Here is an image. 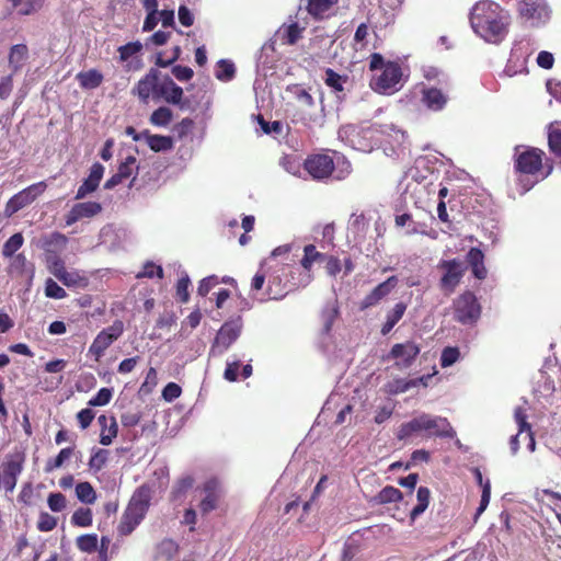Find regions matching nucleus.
<instances>
[{"mask_svg": "<svg viewBox=\"0 0 561 561\" xmlns=\"http://www.w3.org/2000/svg\"><path fill=\"white\" fill-rule=\"evenodd\" d=\"M131 93L144 104H148L152 99L154 101L163 100L169 104L178 105L181 110L188 106V102L183 101V89L171 77L162 75L157 68H150L135 84Z\"/></svg>", "mask_w": 561, "mask_h": 561, "instance_id": "nucleus-1", "label": "nucleus"}, {"mask_svg": "<svg viewBox=\"0 0 561 561\" xmlns=\"http://www.w3.org/2000/svg\"><path fill=\"white\" fill-rule=\"evenodd\" d=\"M470 24L474 33L485 42L499 44L508 33V14L495 2L482 0L470 12Z\"/></svg>", "mask_w": 561, "mask_h": 561, "instance_id": "nucleus-2", "label": "nucleus"}, {"mask_svg": "<svg viewBox=\"0 0 561 561\" xmlns=\"http://www.w3.org/2000/svg\"><path fill=\"white\" fill-rule=\"evenodd\" d=\"M545 152L535 147L514 154V173L519 195L526 194L539 181Z\"/></svg>", "mask_w": 561, "mask_h": 561, "instance_id": "nucleus-3", "label": "nucleus"}, {"mask_svg": "<svg viewBox=\"0 0 561 561\" xmlns=\"http://www.w3.org/2000/svg\"><path fill=\"white\" fill-rule=\"evenodd\" d=\"M369 69L371 71L381 70V73L375 76L370 81V87L375 92L390 95L399 91L402 69L398 62H386L380 54L374 53L370 56Z\"/></svg>", "mask_w": 561, "mask_h": 561, "instance_id": "nucleus-4", "label": "nucleus"}, {"mask_svg": "<svg viewBox=\"0 0 561 561\" xmlns=\"http://www.w3.org/2000/svg\"><path fill=\"white\" fill-rule=\"evenodd\" d=\"M453 312L455 321L463 325H473L481 316V305L472 291L466 290L454 299Z\"/></svg>", "mask_w": 561, "mask_h": 561, "instance_id": "nucleus-5", "label": "nucleus"}, {"mask_svg": "<svg viewBox=\"0 0 561 561\" xmlns=\"http://www.w3.org/2000/svg\"><path fill=\"white\" fill-rule=\"evenodd\" d=\"M437 268L443 272L439 288L446 295L453 294L466 273L467 266L459 259L442 260Z\"/></svg>", "mask_w": 561, "mask_h": 561, "instance_id": "nucleus-6", "label": "nucleus"}, {"mask_svg": "<svg viewBox=\"0 0 561 561\" xmlns=\"http://www.w3.org/2000/svg\"><path fill=\"white\" fill-rule=\"evenodd\" d=\"M25 455L22 451L8 454L0 466V486L12 492L16 485L18 477L23 470Z\"/></svg>", "mask_w": 561, "mask_h": 561, "instance_id": "nucleus-7", "label": "nucleus"}, {"mask_svg": "<svg viewBox=\"0 0 561 561\" xmlns=\"http://www.w3.org/2000/svg\"><path fill=\"white\" fill-rule=\"evenodd\" d=\"M124 333V323L122 320H115L112 325L103 329L94 337L92 344L89 347V354L92 355L95 360H100L105 351L117 341Z\"/></svg>", "mask_w": 561, "mask_h": 561, "instance_id": "nucleus-8", "label": "nucleus"}, {"mask_svg": "<svg viewBox=\"0 0 561 561\" xmlns=\"http://www.w3.org/2000/svg\"><path fill=\"white\" fill-rule=\"evenodd\" d=\"M46 187V183L44 181H41L14 194L5 204V217L10 218L22 208L32 204L39 195H42L45 192Z\"/></svg>", "mask_w": 561, "mask_h": 561, "instance_id": "nucleus-9", "label": "nucleus"}, {"mask_svg": "<svg viewBox=\"0 0 561 561\" xmlns=\"http://www.w3.org/2000/svg\"><path fill=\"white\" fill-rule=\"evenodd\" d=\"M291 274V270L287 265H284L270 276L266 288V294L270 299L279 300L297 287V284L289 279Z\"/></svg>", "mask_w": 561, "mask_h": 561, "instance_id": "nucleus-10", "label": "nucleus"}, {"mask_svg": "<svg viewBox=\"0 0 561 561\" xmlns=\"http://www.w3.org/2000/svg\"><path fill=\"white\" fill-rule=\"evenodd\" d=\"M305 170L314 180H324L331 176L334 171V161L332 157L324 153L309 156L304 162Z\"/></svg>", "mask_w": 561, "mask_h": 561, "instance_id": "nucleus-11", "label": "nucleus"}, {"mask_svg": "<svg viewBox=\"0 0 561 561\" xmlns=\"http://www.w3.org/2000/svg\"><path fill=\"white\" fill-rule=\"evenodd\" d=\"M519 15L531 21L533 24L545 22L549 18V9L546 0H517Z\"/></svg>", "mask_w": 561, "mask_h": 561, "instance_id": "nucleus-12", "label": "nucleus"}, {"mask_svg": "<svg viewBox=\"0 0 561 561\" xmlns=\"http://www.w3.org/2000/svg\"><path fill=\"white\" fill-rule=\"evenodd\" d=\"M152 494L153 490L151 485L148 483L139 485L131 494L125 510L145 518L151 505Z\"/></svg>", "mask_w": 561, "mask_h": 561, "instance_id": "nucleus-13", "label": "nucleus"}, {"mask_svg": "<svg viewBox=\"0 0 561 561\" xmlns=\"http://www.w3.org/2000/svg\"><path fill=\"white\" fill-rule=\"evenodd\" d=\"M152 494L153 490L151 485L148 483L139 485L131 494L125 510L145 518L151 505Z\"/></svg>", "mask_w": 561, "mask_h": 561, "instance_id": "nucleus-14", "label": "nucleus"}, {"mask_svg": "<svg viewBox=\"0 0 561 561\" xmlns=\"http://www.w3.org/2000/svg\"><path fill=\"white\" fill-rule=\"evenodd\" d=\"M242 327L243 323L240 316L226 321L217 332L214 347L220 348V352L228 350L229 346L240 336Z\"/></svg>", "mask_w": 561, "mask_h": 561, "instance_id": "nucleus-15", "label": "nucleus"}, {"mask_svg": "<svg viewBox=\"0 0 561 561\" xmlns=\"http://www.w3.org/2000/svg\"><path fill=\"white\" fill-rule=\"evenodd\" d=\"M419 354V345L412 341H407L404 343L394 344L387 357L394 359L396 364L399 366L410 367Z\"/></svg>", "mask_w": 561, "mask_h": 561, "instance_id": "nucleus-16", "label": "nucleus"}, {"mask_svg": "<svg viewBox=\"0 0 561 561\" xmlns=\"http://www.w3.org/2000/svg\"><path fill=\"white\" fill-rule=\"evenodd\" d=\"M102 209V205L98 202L77 203L65 216L66 226H72L83 218H92L99 215Z\"/></svg>", "mask_w": 561, "mask_h": 561, "instance_id": "nucleus-17", "label": "nucleus"}, {"mask_svg": "<svg viewBox=\"0 0 561 561\" xmlns=\"http://www.w3.org/2000/svg\"><path fill=\"white\" fill-rule=\"evenodd\" d=\"M398 285V277L390 276L385 282L377 285L368 295L360 301L359 309L366 310L376 306L381 301L390 291Z\"/></svg>", "mask_w": 561, "mask_h": 561, "instance_id": "nucleus-18", "label": "nucleus"}, {"mask_svg": "<svg viewBox=\"0 0 561 561\" xmlns=\"http://www.w3.org/2000/svg\"><path fill=\"white\" fill-rule=\"evenodd\" d=\"M105 172V168L100 162H94L91 165L90 173L87 179L83 180L82 184L77 190L76 199H83L89 194L94 193L99 185L101 180L103 179Z\"/></svg>", "mask_w": 561, "mask_h": 561, "instance_id": "nucleus-19", "label": "nucleus"}, {"mask_svg": "<svg viewBox=\"0 0 561 561\" xmlns=\"http://www.w3.org/2000/svg\"><path fill=\"white\" fill-rule=\"evenodd\" d=\"M425 435L453 438L456 436V432L446 417L425 414Z\"/></svg>", "mask_w": 561, "mask_h": 561, "instance_id": "nucleus-20", "label": "nucleus"}, {"mask_svg": "<svg viewBox=\"0 0 561 561\" xmlns=\"http://www.w3.org/2000/svg\"><path fill=\"white\" fill-rule=\"evenodd\" d=\"M421 101L430 111L438 112L446 106L448 96L438 88H423Z\"/></svg>", "mask_w": 561, "mask_h": 561, "instance_id": "nucleus-21", "label": "nucleus"}, {"mask_svg": "<svg viewBox=\"0 0 561 561\" xmlns=\"http://www.w3.org/2000/svg\"><path fill=\"white\" fill-rule=\"evenodd\" d=\"M203 491L205 492V497L199 503V510L205 515L217 508L220 496L217 480L210 479L206 481L203 485Z\"/></svg>", "mask_w": 561, "mask_h": 561, "instance_id": "nucleus-22", "label": "nucleus"}, {"mask_svg": "<svg viewBox=\"0 0 561 561\" xmlns=\"http://www.w3.org/2000/svg\"><path fill=\"white\" fill-rule=\"evenodd\" d=\"M466 262L476 278L482 280L486 277L488 271L484 265V253L479 248L473 247L468 251Z\"/></svg>", "mask_w": 561, "mask_h": 561, "instance_id": "nucleus-23", "label": "nucleus"}, {"mask_svg": "<svg viewBox=\"0 0 561 561\" xmlns=\"http://www.w3.org/2000/svg\"><path fill=\"white\" fill-rule=\"evenodd\" d=\"M425 434V414H421L409 422L402 423L397 431V438L399 440H407L412 436Z\"/></svg>", "mask_w": 561, "mask_h": 561, "instance_id": "nucleus-24", "label": "nucleus"}, {"mask_svg": "<svg viewBox=\"0 0 561 561\" xmlns=\"http://www.w3.org/2000/svg\"><path fill=\"white\" fill-rule=\"evenodd\" d=\"M144 140L154 152L169 151L173 149V138L170 136L151 134L148 129L142 130Z\"/></svg>", "mask_w": 561, "mask_h": 561, "instance_id": "nucleus-25", "label": "nucleus"}, {"mask_svg": "<svg viewBox=\"0 0 561 561\" xmlns=\"http://www.w3.org/2000/svg\"><path fill=\"white\" fill-rule=\"evenodd\" d=\"M337 1L339 0H309L307 11L314 20H323L330 15L329 12Z\"/></svg>", "mask_w": 561, "mask_h": 561, "instance_id": "nucleus-26", "label": "nucleus"}, {"mask_svg": "<svg viewBox=\"0 0 561 561\" xmlns=\"http://www.w3.org/2000/svg\"><path fill=\"white\" fill-rule=\"evenodd\" d=\"M57 279L68 288H87L89 286V277L77 270H66Z\"/></svg>", "mask_w": 561, "mask_h": 561, "instance_id": "nucleus-27", "label": "nucleus"}, {"mask_svg": "<svg viewBox=\"0 0 561 561\" xmlns=\"http://www.w3.org/2000/svg\"><path fill=\"white\" fill-rule=\"evenodd\" d=\"M402 499L403 494L399 489L386 485L370 500V503L374 505H385L400 502Z\"/></svg>", "mask_w": 561, "mask_h": 561, "instance_id": "nucleus-28", "label": "nucleus"}, {"mask_svg": "<svg viewBox=\"0 0 561 561\" xmlns=\"http://www.w3.org/2000/svg\"><path fill=\"white\" fill-rule=\"evenodd\" d=\"M407 311V304L400 301L397 302L393 308L388 311L386 321L381 327V334L387 335L391 332V330L394 328V325L403 318L404 313Z\"/></svg>", "mask_w": 561, "mask_h": 561, "instance_id": "nucleus-29", "label": "nucleus"}, {"mask_svg": "<svg viewBox=\"0 0 561 561\" xmlns=\"http://www.w3.org/2000/svg\"><path fill=\"white\" fill-rule=\"evenodd\" d=\"M76 79L79 85L85 90H93L99 88L103 82V75L96 69L80 71L77 73Z\"/></svg>", "mask_w": 561, "mask_h": 561, "instance_id": "nucleus-30", "label": "nucleus"}, {"mask_svg": "<svg viewBox=\"0 0 561 561\" xmlns=\"http://www.w3.org/2000/svg\"><path fill=\"white\" fill-rule=\"evenodd\" d=\"M99 423L102 427L100 434V444L108 446L112 444L113 438L117 436V424L114 417L107 419L105 415L99 417Z\"/></svg>", "mask_w": 561, "mask_h": 561, "instance_id": "nucleus-31", "label": "nucleus"}, {"mask_svg": "<svg viewBox=\"0 0 561 561\" xmlns=\"http://www.w3.org/2000/svg\"><path fill=\"white\" fill-rule=\"evenodd\" d=\"M28 57V48L25 44L13 45L9 53V66L13 73L18 72Z\"/></svg>", "mask_w": 561, "mask_h": 561, "instance_id": "nucleus-32", "label": "nucleus"}, {"mask_svg": "<svg viewBox=\"0 0 561 561\" xmlns=\"http://www.w3.org/2000/svg\"><path fill=\"white\" fill-rule=\"evenodd\" d=\"M144 519L145 518L141 516L135 515L125 510L117 526L118 534L121 536L130 535Z\"/></svg>", "mask_w": 561, "mask_h": 561, "instance_id": "nucleus-33", "label": "nucleus"}, {"mask_svg": "<svg viewBox=\"0 0 561 561\" xmlns=\"http://www.w3.org/2000/svg\"><path fill=\"white\" fill-rule=\"evenodd\" d=\"M540 371L541 375L546 377L543 381L545 386L561 385V365L557 362L547 360Z\"/></svg>", "mask_w": 561, "mask_h": 561, "instance_id": "nucleus-34", "label": "nucleus"}, {"mask_svg": "<svg viewBox=\"0 0 561 561\" xmlns=\"http://www.w3.org/2000/svg\"><path fill=\"white\" fill-rule=\"evenodd\" d=\"M417 504L410 512V518L414 522L428 507L431 491L426 486H420L416 492Z\"/></svg>", "mask_w": 561, "mask_h": 561, "instance_id": "nucleus-35", "label": "nucleus"}, {"mask_svg": "<svg viewBox=\"0 0 561 561\" xmlns=\"http://www.w3.org/2000/svg\"><path fill=\"white\" fill-rule=\"evenodd\" d=\"M194 479L190 476L179 479L172 488L170 500L172 502H181L186 493L193 488Z\"/></svg>", "mask_w": 561, "mask_h": 561, "instance_id": "nucleus-36", "label": "nucleus"}, {"mask_svg": "<svg viewBox=\"0 0 561 561\" xmlns=\"http://www.w3.org/2000/svg\"><path fill=\"white\" fill-rule=\"evenodd\" d=\"M20 15H31L42 9L44 0H8Z\"/></svg>", "mask_w": 561, "mask_h": 561, "instance_id": "nucleus-37", "label": "nucleus"}, {"mask_svg": "<svg viewBox=\"0 0 561 561\" xmlns=\"http://www.w3.org/2000/svg\"><path fill=\"white\" fill-rule=\"evenodd\" d=\"M548 146L550 152L559 159L561 163V125H550L548 131Z\"/></svg>", "mask_w": 561, "mask_h": 561, "instance_id": "nucleus-38", "label": "nucleus"}, {"mask_svg": "<svg viewBox=\"0 0 561 561\" xmlns=\"http://www.w3.org/2000/svg\"><path fill=\"white\" fill-rule=\"evenodd\" d=\"M325 259L327 255L317 251L313 244H307L300 263L305 270L310 271L314 262H323Z\"/></svg>", "mask_w": 561, "mask_h": 561, "instance_id": "nucleus-39", "label": "nucleus"}, {"mask_svg": "<svg viewBox=\"0 0 561 561\" xmlns=\"http://www.w3.org/2000/svg\"><path fill=\"white\" fill-rule=\"evenodd\" d=\"M67 237L60 232H54L42 239V248L47 252H55L62 249L67 244Z\"/></svg>", "mask_w": 561, "mask_h": 561, "instance_id": "nucleus-40", "label": "nucleus"}, {"mask_svg": "<svg viewBox=\"0 0 561 561\" xmlns=\"http://www.w3.org/2000/svg\"><path fill=\"white\" fill-rule=\"evenodd\" d=\"M347 80V76H341L331 68L325 70L324 82L334 92H342Z\"/></svg>", "mask_w": 561, "mask_h": 561, "instance_id": "nucleus-41", "label": "nucleus"}, {"mask_svg": "<svg viewBox=\"0 0 561 561\" xmlns=\"http://www.w3.org/2000/svg\"><path fill=\"white\" fill-rule=\"evenodd\" d=\"M172 111L167 106H160L151 113L149 121L154 126L165 127L172 122Z\"/></svg>", "mask_w": 561, "mask_h": 561, "instance_id": "nucleus-42", "label": "nucleus"}, {"mask_svg": "<svg viewBox=\"0 0 561 561\" xmlns=\"http://www.w3.org/2000/svg\"><path fill=\"white\" fill-rule=\"evenodd\" d=\"M179 551V545L172 539H163L157 546V557L165 560H171L175 557Z\"/></svg>", "mask_w": 561, "mask_h": 561, "instance_id": "nucleus-43", "label": "nucleus"}, {"mask_svg": "<svg viewBox=\"0 0 561 561\" xmlns=\"http://www.w3.org/2000/svg\"><path fill=\"white\" fill-rule=\"evenodd\" d=\"M72 455V447L62 448L55 458H50L46 461L45 471L51 472L55 469L60 468L66 460H69L71 458Z\"/></svg>", "mask_w": 561, "mask_h": 561, "instance_id": "nucleus-44", "label": "nucleus"}, {"mask_svg": "<svg viewBox=\"0 0 561 561\" xmlns=\"http://www.w3.org/2000/svg\"><path fill=\"white\" fill-rule=\"evenodd\" d=\"M77 497L85 504H92L96 500V493L90 482H80L76 485Z\"/></svg>", "mask_w": 561, "mask_h": 561, "instance_id": "nucleus-45", "label": "nucleus"}, {"mask_svg": "<svg viewBox=\"0 0 561 561\" xmlns=\"http://www.w3.org/2000/svg\"><path fill=\"white\" fill-rule=\"evenodd\" d=\"M24 238L21 232H16L11 236L2 247V255L4 257H11L13 254L23 245Z\"/></svg>", "mask_w": 561, "mask_h": 561, "instance_id": "nucleus-46", "label": "nucleus"}, {"mask_svg": "<svg viewBox=\"0 0 561 561\" xmlns=\"http://www.w3.org/2000/svg\"><path fill=\"white\" fill-rule=\"evenodd\" d=\"M71 523L79 527H89L92 525V511L89 507H80L71 516Z\"/></svg>", "mask_w": 561, "mask_h": 561, "instance_id": "nucleus-47", "label": "nucleus"}, {"mask_svg": "<svg viewBox=\"0 0 561 561\" xmlns=\"http://www.w3.org/2000/svg\"><path fill=\"white\" fill-rule=\"evenodd\" d=\"M142 50V44L138 41L129 42L123 46H119L117 51L119 54V61L125 62L130 57L139 54Z\"/></svg>", "mask_w": 561, "mask_h": 561, "instance_id": "nucleus-48", "label": "nucleus"}, {"mask_svg": "<svg viewBox=\"0 0 561 561\" xmlns=\"http://www.w3.org/2000/svg\"><path fill=\"white\" fill-rule=\"evenodd\" d=\"M191 286V279L187 274H184L179 278L175 287V295L180 302L186 304L190 300L188 288Z\"/></svg>", "mask_w": 561, "mask_h": 561, "instance_id": "nucleus-49", "label": "nucleus"}, {"mask_svg": "<svg viewBox=\"0 0 561 561\" xmlns=\"http://www.w3.org/2000/svg\"><path fill=\"white\" fill-rule=\"evenodd\" d=\"M77 547L83 552H94L98 548V536L95 534L79 536L77 538Z\"/></svg>", "mask_w": 561, "mask_h": 561, "instance_id": "nucleus-50", "label": "nucleus"}, {"mask_svg": "<svg viewBox=\"0 0 561 561\" xmlns=\"http://www.w3.org/2000/svg\"><path fill=\"white\" fill-rule=\"evenodd\" d=\"M137 159L135 156H128L118 164L117 172L125 179H129L135 171L138 170L136 165Z\"/></svg>", "mask_w": 561, "mask_h": 561, "instance_id": "nucleus-51", "label": "nucleus"}, {"mask_svg": "<svg viewBox=\"0 0 561 561\" xmlns=\"http://www.w3.org/2000/svg\"><path fill=\"white\" fill-rule=\"evenodd\" d=\"M110 451L107 449H98L89 460L90 469L100 471L106 463Z\"/></svg>", "mask_w": 561, "mask_h": 561, "instance_id": "nucleus-52", "label": "nucleus"}, {"mask_svg": "<svg viewBox=\"0 0 561 561\" xmlns=\"http://www.w3.org/2000/svg\"><path fill=\"white\" fill-rule=\"evenodd\" d=\"M45 295L46 297L54 299H64L67 297L66 290L51 278H48L45 282Z\"/></svg>", "mask_w": 561, "mask_h": 561, "instance_id": "nucleus-53", "label": "nucleus"}, {"mask_svg": "<svg viewBox=\"0 0 561 561\" xmlns=\"http://www.w3.org/2000/svg\"><path fill=\"white\" fill-rule=\"evenodd\" d=\"M219 70L216 73V78L221 81H229L234 76V66L232 62L221 59L218 61Z\"/></svg>", "mask_w": 561, "mask_h": 561, "instance_id": "nucleus-54", "label": "nucleus"}, {"mask_svg": "<svg viewBox=\"0 0 561 561\" xmlns=\"http://www.w3.org/2000/svg\"><path fill=\"white\" fill-rule=\"evenodd\" d=\"M47 267L49 272L58 278L67 268L65 266V262L57 254L47 256Z\"/></svg>", "mask_w": 561, "mask_h": 561, "instance_id": "nucleus-55", "label": "nucleus"}, {"mask_svg": "<svg viewBox=\"0 0 561 561\" xmlns=\"http://www.w3.org/2000/svg\"><path fill=\"white\" fill-rule=\"evenodd\" d=\"M57 526V518L46 512H42L37 522V529L39 531H51Z\"/></svg>", "mask_w": 561, "mask_h": 561, "instance_id": "nucleus-56", "label": "nucleus"}, {"mask_svg": "<svg viewBox=\"0 0 561 561\" xmlns=\"http://www.w3.org/2000/svg\"><path fill=\"white\" fill-rule=\"evenodd\" d=\"M305 28L300 27L298 23H291L286 26L284 32V38L287 44L294 45L301 38V33Z\"/></svg>", "mask_w": 561, "mask_h": 561, "instance_id": "nucleus-57", "label": "nucleus"}, {"mask_svg": "<svg viewBox=\"0 0 561 561\" xmlns=\"http://www.w3.org/2000/svg\"><path fill=\"white\" fill-rule=\"evenodd\" d=\"M514 419L518 425V434H522L524 432L530 433L531 425L527 422V414L524 408L517 407L514 410Z\"/></svg>", "mask_w": 561, "mask_h": 561, "instance_id": "nucleus-58", "label": "nucleus"}, {"mask_svg": "<svg viewBox=\"0 0 561 561\" xmlns=\"http://www.w3.org/2000/svg\"><path fill=\"white\" fill-rule=\"evenodd\" d=\"M460 352L457 347H445L440 355L442 367H448L455 364L459 358Z\"/></svg>", "mask_w": 561, "mask_h": 561, "instance_id": "nucleus-59", "label": "nucleus"}, {"mask_svg": "<svg viewBox=\"0 0 561 561\" xmlns=\"http://www.w3.org/2000/svg\"><path fill=\"white\" fill-rule=\"evenodd\" d=\"M219 283H220V280H219L218 276H216V275L207 276L199 282L198 287H197V294L202 297H205Z\"/></svg>", "mask_w": 561, "mask_h": 561, "instance_id": "nucleus-60", "label": "nucleus"}, {"mask_svg": "<svg viewBox=\"0 0 561 561\" xmlns=\"http://www.w3.org/2000/svg\"><path fill=\"white\" fill-rule=\"evenodd\" d=\"M66 496L60 493H50L47 499V504L53 512H61L66 508Z\"/></svg>", "mask_w": 561, "mask_h": 561, "instance_id": "nucleus-61", "label": "nucleus"}, {"mask_svg": "<svg viewBox=\"0 0 561 561\" xmlns=\"http://www.w3.org/2000/svg\"><path fill=\"white\" fill-rule=\"evenodd\" d=\"M153 276L163 278V268L160 265L154 264L153 262H147L144 265V271L137 275L138 278H152Z\"/></svg>", "mask_w": 561, "mask_h": 561, "instance_id": "nucleus-62", "label": "nucleus"}, {"mask_svg": "<svg viewBox=\"0 0 561 561\" xmlns=\"http://www.w3.org/2000/svg\"><path fill=\"white\" fill-rule=\"evenodd\" d=\"M111 398H112V392H111L110 388H100V391L98 392V394L89 401V405H92V407L105 405L110 402Z\"/></svg>", "mask_w": 561, "mask_h": 561, "instance_id": "nucleus-63", "label": "nucleus"}, {"mask_svg": "<svg viewBox=\"0 0 561 561\" xmlns=\"http://www.w3.org/2000/svg\"><path fill=\"white\" fill-rule=\"evenodd\" d=\"M172 75L180 81H188L193 78L194 71L187 66L176 65L172 67Z\"/></svg>", "mask_w": 561, "mask_h": 561, "instance_id": "nucleus-64", "label": "nucleus"}]
</instances>
